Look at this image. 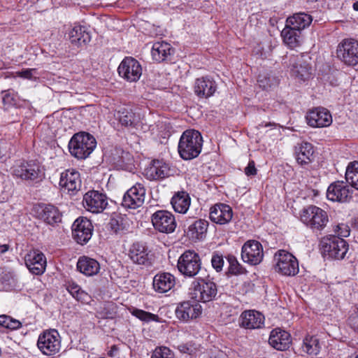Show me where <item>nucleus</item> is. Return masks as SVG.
<instances>
[{"mask_svg": "<svg viewBox=\"0 0 358 358\" xmlns=\"http://www.w3.org/2000/svg\"><path fill=\"white\" fill-rule=\"evenodd\" d=\"M203 138L201 134L194 129L185 131L178 143V153L185 160L196 157L201 152Z\"/></svg>", "mask_w": 358, "mask_h": 358, "instance_id": "1", "label": "nucleus"}, {"mask_svg": "<svg viewBox=\"0 0 358 358\" xmlns=\"http://www.w3.org/2000/svg\"><path fill=\"white\" fill-rule=\"evenodd\" d=\"M96 146L95 138L85 131H80L73 134L68 145L69 152L78 159L87 158Z\"/></svg>", "mask_w": 358, "mask_h": 358, "instance_id": "2", "label": "nucleus"}, {"mask_svg": "<svg viewBox=\"0 0 358 358\" xmlns=\"http://www.w3.org/2000/svg\"><path fill=\"white\" fill-rule=\"evenodd\" d=\"M190 294L197 302L214 300L217 294V285L210 279L199 278L192 282Z\"/></svg>", "mask_w": 358, "mask_h": 358, "instance_id": "3", "label": "nucleus"}, {"mask_svg": "<svg viewBox=\"0 0 358 358\" xmlns=\"http://www.w3.org/2000/svg\"><path fill=\"white\" fill-rule=\"evenodd\" d=\"M300 217L301 222L313 231L322 230L329 221L326 211L313 205L303 208Z\"/></svg>", "mask_w": 358, "mask_h": 358, "instance_id": "4", "label": "nucleus"}, {"mask_svg": "<svg viewBox=\"0 0 358 358\" xmlns=\"http://www.w3.org/2000/svg\"><path fill=\"white\" fill-rule=\"evenodd\" d=\"M310 58L306 55H291L285 64L291 75L299 80L306 81L312 76Z\"/></svg>", "mask_w": 358, "mask_h": 358, "instance_id": "5", "label": "nucleus"}, {"mask_svg": "<svg viewBox=\"0 0 358 358\" xmlns=\"http://www.w3.org/2000/svg\"><path fill=\"white\" fill-rule=\"evenodd\" d=\"M177 267L184 276L194 278L201 270V260L198 253L193 250H186L179 257Z\"/></svg>", "mask_w": 358, "mask_h": 358, "instance_id": "6", "label": "nucleus"}, {"mask_svg": "<svg viewBox=\"0 0 358 358\" xmlns=\"http://www.w3.org/2000/svg\"><path fill=\"white\" fill-rule=\"evenodd\" d=\"M275 270L286 276H294L299 272V263L291 253L280 250L274 255Z\"/></svg>", "mask_w": 358, "mask_h": 358, "instance_id": "7", "label": "nucleus"}, {"mask_svg": "<svg viewBox=\"0 0 358 358\" xmlns=\"http://www.w3.org/2000/svg\"><path fill=\"white\" fill-rule=\"evenodd\" d=\"M321 248L324 256L331 259H342L348 250V244L342 238L329 236L321 241Z\"/></svg>", "mask_w": 358, "mask_h": 358, "instance_id": "8", "label": "nucleus"}, {"mask_svg": "<svg viewBox=\"0 0 358 358\" xmlns=\"http://www.w3.org/2000/svg\"><path fill=\"white\" fill-rule=\"evenodd\" d=\"M13 172L15 176L27 181L40 180L43 176L41 166L34 160L17 164Z\"/></svg>", "mask_w": 358, "mask_h": 358, "instance_id": "9", "label": "nucleus"}, {"mask_svg": "<svg viewBox=\"0 0 358 358\" xmlns=\"http://www.w3.org/2000/svg\"><path fill=\"white\" fill-rule=\"evenodd\" d=\"M338 58L348 66L358 64V41L352 38L343 39L336 50Z\"/></svg>", "mask_w": 358, "mask_h": 358, "instance_id": "10", "label": "nucleus"}, {"mask_svg": "<svg viewBox=\"0 0 358 358\" xmlns=\"http://www.w3.org/2000/svg\"><path fill=\"white\" fill-rule=\"evenodd\" d=\"M117 71L120 77L132 83L138 81L142 75V67L138 60L126 57L120 64Z\"/></svg>", "mask_w": 358, "mask_h": 358, "instance_id": "11", "label": "nucleus"}, {"mask_svg": "<svg viewBox=\"0 0 358 358\" xmlns=\"http://www.w3.org/2000/svg\"><path fill=\"white\" fill-rule=\"evenodd\" d=\"M264 257L263 247L255 240L246 241L241 248L243 261L250 265H257L262 262Z\"/></svg>", "mask_w": 358, "mask_h": 358, "instance_id": "12", "label": "nucleus"}, {"mask_svg": "<svg viewBox=\"0 0 358 358\" xmlns=\"http://www.w3.org/2000/svg\"><path fill=\"white\" fill-rule=\"evenodd\" d=\"M145 199V189L141 183H136L124 194L122 205L125 208L136 209L143 206Z\"/></svg>", "mask_w": 358, "mask_h": 358, "instance_id": "13", "label": "nucleus"}, {"mask_svg": "<svg viewBox=\"0 0 358 358\" xmlns=\"http://www.w3.org/2000/svg\"><path fill=\"white\" fill-rule=\"evenodd\" d=\"M83 205L84 208L92 213H101L108 206V198L106 194L96 190H91L83 196Z\"/></svg>", "mask_w": 358, "mask_h": 358, "instance_id": "14", "label": "nucleus"}, {"mask_svg": "<svg viewBox=\"0 0 358 358\" xmlns=\"http://www.w3.org/2000/svg\"><path fill=\"white\" fill-rule=\"evenodd\" d=\"M151 220L154 228L162 233L169 234L176 229L175 217L167 210H157L152 214Z\"/></svg>", "mask_w": 358, "mask_h": 358, "instance_id": "15", "label": "nucleus"}, {"mask_svg": "<svg viewBox=\"0 0 358 358\" xmlns=\"http://www.w3.org/2000/svg\"><path fill=\"white\" fill-rule=\"evenodd\" d=\"M93 226L90 220L84 217L77 218L72 225V235L75 241L81 245L87 243L91 238Z\"/></svg>", "mask_w": 358, "mask_h": 358, "instance_id": "16", "label": "nucleus"}, {"mask_svg": "<svg viewBox=\"0 0 358 358\" xmlns=\"http://www.w3.org/2000/svg\"><path fill=\"white\" fill-rule=\"evenodd\" d=\"M352 189L343 181L331 183L327 190V197L332 201L340 203L349 202L352 198Z\"/></svg>", "mask_w": 358, "mask_h": 358, "instance_id": "17", "label": "nucleus"}, {"mask_svg": "<svg viewBox=\"0 0 358 358\" xmlns=\"http://www.w3.org/2000/svg\"><path fill=\"white\" fill-rule=\"evenodd\" d=\"M306 119L309 126L312 127H327L332 123V117L329 111L322 107L310 110L306 115Z\"/></svg>", "mask_w": 358, "mask_h": 358, "instance_id": "18", "label": "nucleus"}, {"mask_svg": "<svg viewBox=\"0 0 358 358\" xmlns=\"http://www.w3.org/2000/svg\"><path fill=\"white\" fill-rule=\"evenodd\" d=\"M26 266L34 275H41L45 271L46 258L38 250H33L24 257Z\"/></svg>", "mask_w": 358, "mask_h": 358, "instance_id": "19", "label": "nucleus"}, {"mask_svg": "<svg viewBox=\"0 0 358 358\" xmlns=\"http://www.w3.org/2000/svg\"><path fill=\"white\" fill-rule=\"evenodd\" d=\"M264 315L255 310H245L240 316V325L245 329H262L264 326Z\"/></svg>", "mask_w": 358, "mask_h": 358, "instance_id": "20", "label": "nucleus"}, {"mask_svg": "<svg viewBox=\"0 0 358 358\" xmlns=\"http://www.w3.org/2000/svg\"><path fill=\"white\" fill-rule=\"evenodd\" d=\"M201 306L196 301H186L180 303L176 309V317L183 321L194 319L201 314Z\"/></svg>", "mask_w": 358, "mask_h": 358, "instance_id": "21", "label": "nucleus"}, {"mask_svg": "<svg viewBox=\"0 0 358 358\" xmlns=\"http://www.w3.org/2000/svg\"><path fill=\"white\" fill-rule=\"evenodd\" d=\"M37 214L39 219L52 226L62 221V213L56 206L51 204L39 205Z\"/></svg>", "mask_w": 358, "mask_h": 358, "instance_id": "22", "label": "nucleus"}, {"mask_svg": "<svg viewBox=\"0 0 358 358\" xmlns=\"http://www.w3.org/2000/svg\"><path fill=\"white\" fill-rule=\"evenodd\" d=\"M59 185L68 192H74L81 187V179L78 171L67 169L61 173Z\"/></svg>", "mask_w": 358, "mask_h": 358, "instance_id": "23", "label": "nucleus"}, {"mask_svg": "<svg viewBox=\"0 0 358 358\" xmlns=\"http://www.w3.org/2000/svg\"><path fill=\"white\" fill-rule=\"evenodd\" d=\"M216 90L215 82L208 76L197 78L194 82V92L199 98H208L213 96Z\"/></svg>", "mask_w": 358, "mask_h": 358, "instance_id": "24", "label": "nucleus"}, {"mask_svg": "<svg viewBox=\"0 0 358 358\" xmlns=\"http://www.w3.org/2000/svg\"><path fill=\"white\" fill-rule=\"evenodd\" d=\"M233 217L231 208L225 203H217L210 210V220L219 224L229 223Z\"/></svg>", "mask_w": 358, "mask_h": 358, "instance_id": "25", "label": "nucleus"}, {"mask_svg": "<svg viewBox=\"0 0 358 358\" xmlns=\"http://www.w3.org/2000/svg\"><path fill=\"white\" fill-rule=\"evenodd\" d=\"M128 255L134 264L144 266H150L152 264L148 248L143 243H134L129 250Z\"/></svg>", "mask_w": 358, "mask_h": 358, "instance_id": "26", "label": "nucleus"}, {"mask_svg": "<svg viewBox=\"0 0 358 358\" xmlns=\"http://www.w3.org/2000/svg\"><path fill=\"white\" fill-rule=\"evenodd\" d=\"M145 174L150 180L163 179L170 175V167L163 160L155 159L145 169Z\"/></svg>", "mask_w": 358, "mask_h": 358, "instance_id": "27", "label": "nucleus"}, {"mask_svg": "<svg viewBox=\"0 0 358 358\" xmlns=\"http://www.w3.org/2000/svg\"><path fill=\"white\" fill-rule=\"evenodd\" d=\"M152 57L157 62L169 60L174 53L171 45L165 41H157L152 47Z\"/></svg>", "mask_w": 358, "mask_h": 358, "instance_id": "28", "label": "nucleus"}, {"mask_svg": "<svg viewBox=\"0 0 358 358\" xmlns=\"http://www.w3.org/2000/svg\"><path fill=\"white\" fill-rule=\"evenodd\" d=\"M152 284L155 291L165 293L175 286L176 278L170 273H160L155 275Z\"/></svg>", "mask_w": 358, "mask_h": 358, "instance_id": "29", "label": "nucleus"}, {"mask_svg": "<svg viewBox=\"0 0 358 358\" xmlns=\"http://www.w3.org/2000/svg\"><path fill=\"white\" fill-rule=\"evenodd\" d=\"M69 39L73 45L80 47L91 41V36L85 27L76 25L69 31Z\"/></svg>", "mask_w": 358, "mask_h": 358, "instance_id": "30", "label": "nucleus"}, {"mask_svg": "<svg viewBox=\"0 0 358 358\" xmlns=\"http://www.w3.org/2000/svg\"><path fill=\"white\" fill-rule=\"evenodd\" d=\"M313 154V146L308 142H302L295 147L296 162L302 166L312 162Z\"/></svg>", "mask_w": 358, "mask_h": 358, "instance_id": "31", "label": "nucleus"}, {"mask_svg": "<svg viewBox=\"0 0 358 358\" xmlns=\"http://www.w3.org/2000/svg\"><path fill=\"white\" fill-rule=\"evenodd\" d=\"M60 337H38L37 345L46 355H52L59 352L61 347Z\"/></svg>", "mask_w": 358, "mask_h": 358, "instance_id": "32", "label": "nucleus"}, {"mask_svg": "<svg viewBox=\"0 0 358 358\" xmlns=\"http://www.w3.org/2000/svg\"><path fill=\"white\" fill-rule=\"evenodd\" d=\"M171 203L177 213L185 214L188 210L191 199L189 194L185 191H179L173 196Z\"/></svg>", "mask_w": 358, "mask_h": 358, "instance_id": "33", "label": "nucleus"}, {"mask_svg": "<svg viewBox=\"0 0 358 358\" xmlns=\"http://www.w3.org/2000/svg\"><path fill=\"white\" fill-rule=\"evenodd\" d=\"M114 116L120 124L125 127L134 128L138 122V118L133 110L127 108H120Z\"/></svg>", "mask_w": 358, "mask_h": 358, "instance_id": "34", "label": "nucleus"}, {"mask_svg": "<svg viewBox=\"0 0 358 358\" xmlns=\"http://www.w3.org/2000/svg\"><path fill=\"white\" fill-rule=\"evenodd\" d=\"M313 21L312 16L305 13H295L289 17L286 20V24L292 27L294 29L300 31L308 27Z\"/></svg>", "mask_w": 358, "mask_h": 358, "instance_id": "35", "label": "nucleus"}, {"mask_svg": "<svg viewBox=\"0 0 358 358\" xmlns=\"http://www.w3.org/2000/svg\"><path fill=\"white\" fill-rule=\"evenodd\" d=\"M208 226V221L205 220H197L191 224L187 230V236L193 240H201L206 236Z\"/></svg>", "mask_w": 358, "mask_h": 358, "instance_id": "36", "label": "nucleus"}, {"mask_svg": "<svg viewBox=\"0 0 358 358\" xmlns=\"http://www.w3.org/2000/svg\"><path fill=\"white\" fill-rule=\"evenodd\" d=\"M77 268L85 275L92 276L99 273L100 265L99 263L94 259L83 257L78 259Z\"/></svg>", "mask_w": 358, "mask_h": 358, "instance_id": "37", "label": "nucleus"}, {"mask_svg": "<svg viewBox=\"0 0 358 358\" xmlns=\"http://www.w3.org/2000/svg\"><path fill=\"white\" fill-rule=\"evenodd\" d=\"M108 226L114 233H122L129 229V220L125 215L114 213L110 219Z\"/></svg>", "mask_w": 358, "mask_h": 358, "instance_id": "38", "label": "nucleus"}, {"mask_svg": "<svg viewBox=\"0 0 358 358\" xmlns=\"http://www.w3.org/2000/svg\"><path fill=\"white\" fill-rule=\"evenodd\" d=\"M281 36L285 43L289 48H294L300 44L301 31L295 30L285 24V28L281 31Z\"/></svg>", "mask_w": 358, "mask_h": 358, "instance_id": "39", "label": "nucleus"}, {"mask_svg": "<svg viewBox=\"0 0 358 358\" xmlns=\"http://www.w3.org/2000/svg\"><path fill=\"white\" fill-rule=\"evenodd\" d=\"M345 179L352 187L358 189V162H353L348 164L346 172Z\"/></svg>", "mask_w": 358, "mask_h": 358, "instance_id": "40", "label": "nucleus"}, {"mask_svg": "<svg viewBox=\"0 0 358 358\" xmlns=\"http://www.w3.org/2000/svg\"><path fill=\"white\" fill-rule=\"evenodd\" d=\"M303 350L311 355H317L320 350L318 339L316 337H304L303 340Z\"/></svg>", "mask_w": 358, "mask_h": 358, "instance_id": "41", "label": "nucleus"}, {"mask_svg": "<svg viewBox=\"0 0 358 358\" xmlns=\"http://www.w3.org/2000/svg\"><path fill=\"white\" fill-rule=\"evenodd\" d=\"M66 289L71 295L78 301L87 303L90 299L88 294L83 290L78 285L74 282L69 283L67 285Z\"/></svg>", "mask_w": 358, "mask_h": 358, "instance_id": "42", "label": "nucleus"}, {"mask_svg": "<svg viewBox=\"0 0 358 358\" xmlns=\"http://www.w3.org/2000/svg\"><path fill=\"white\" fill-rule=\"evenodd\" d=\"M291 343V337H268L269 345L278 350H287Z\"/></svg>", "mask_w": 358, "mask_h": 358, "instance_id": "43", "label": "nucleus"}, {"mask_svg": "<svg viewBox=\"0 0 358 358\" xmlns=\"http://www.w3.org/2000/svg\"><path fill=\"white\" fill-rule=\"evenodd\" d=\"M129 310L132 315L143 322H149L150 321H159V316L157 315L136 308H131Z\"/></svg>", "mask_w": 358, "mask_h": 358, "instance_id": "44", "label": "nucleus"}, {"mask_svg": "<svg viewBox=\"0 0 358 358\" xmlns=\"http://www.w3.org/2000/svg\"><path fill=\"white\" fill-rule=\"evenodd\" d=\"M226 259L229 263V273L233 275L244 273L245 268L238 262L234 255L229 254L226 257Z\"/></svg>", "mask_w": 358, "mask_h": 358, "instance_id": "45", "label": "nucleus"}, {"mask_svg": "<svg viewBox=\"0 0 358 358\" xmlns=\"http://www.w3.org/2000/svg\"><path fill=\"white\" fill-rule=\"evenodd\" d=\"M21 322L9 315H0V326L8 330H15L21 327Z\"/></svg>", "mask_w": 358, "mask_h": 358, "instance_id": "46", "label": "nucleus"}, {"mask_svg": "<svg viewBox=\"0 0 358 358\" xmlns=\"http://www.w3.org/2000/svg\"><path fill=\"white\" fill-rule=\"evenodd\" d=\"M201 345L194 342L190 341L187 343L180 344L178 345V349L182 353L189 355L196 354L200 349Z\"/></svg>", "mask_w": 358, "mask_h": 358, "instance_id": "47", "label": "nucleus"}, {"mask_svg": "<svg viewBox=\"0 0 358 358\" xmlns=\"http://www.w3.org/2000/svg\"><path fill=\"white\" fill-rule=\"evenodd\" d=\"M224 257L222 254L218 252H215L213 253L211 257V264L213 268L217 271L220 272L222 271V268L224 266Z\"/></svg>", "mask_w": 358, "mask_h": 358, "instance_id": "48", "label": "nucleus"}, {"mask_svg": "<svg viewBox=\"0 0 358 358\" xmlns=\"http://www.w3.org/2000/svg\"><path fill=\"white\" fill-rule=\"evenodd\" d=\"M151 358H175L173 353L166 347L157 348Z\"/></svg>", "mask_w": 358, "mask_h": 358, "instance_id": "49", "label": "nucleus"}, {"mask_svg": "<svg viewBox=\"0 0 358 358\" xmlns=\"http://www.w3.org/2000/svg\"><path fill=\"white\" fill-rule=\"evenodd\" d=\"M2 101L5 106H12L16 105V99L15 94L10 90L2 92Z\"/></svg>", "mask_w": 358, "mask_h": 358, "instance_id": "50", "label": "nucleus"}, {"mask_svg": "<svg viewBox=\"0 0 358 358\" xmlns=\"http://www.w3.org/2000/svg\"><path fill=\"white\" fill-rule=\"evenodd\" d=\"M335 232L337 234L336 236L348 237L350 235V229L348 225L341 223L336 227Z\"/></svg>", "mask_w": 358, "mask_h": 358, "instance_id": "51", "label": "nucleus"}, {"mask_svg": "<svg viewBox=\"0 0 358 358\" xmlns=\"http://www.w3.org/2000/svg\"><path fill=\"white\" fill-rule=\"evenodd\" d=\"M244 172L247 176H254L257 174V170L253 160L248 162V166L245 168Z\"/></svg>", "mask_w": 358, "mask_h": 358, "instance_id": "52", "label": "nucleus"}, {"mask_svg": "<svg viewBox=\"0 0 358 358\" xmlns=\"http://www.w3.org/2000/svg\"><path fill=\"white\" fill-rule=\"evenodd\" d=\"M36 70L34 69H26L21 71L17 72V75L23 78L31 79L33 77V72Z\"/></svg>", "mask_w": 358, "mask_h": 358, "instance_id": "53", "label": "nucleus"}, {"mask_svg": "<svg viewBox=\"0 0 358 358\" xmlns=\"http://www.w3.org/2000/svg\"><path fill=\"white\" fill-rule=\"evenodd\" d=\"M207 358H226V355L221 350L215 348L211 350V354Z\"/></svg>", "mask_w": 358, "mask_h": 358, "instance_id": "54", "label": "nucleus"}, {"mask_svg": "<svg viewBox=\"0 0 358 358\" xmlns=\"http://www.w3.org/2000/svg\"><path fill=\"white\" fill-rule=\"evenodd\" d=\"M287 333L285 331V330L284 329H282L280 327H277V328H275L273 329H272L270 333H269V336H278L279 334H281V336H283L282 334H285Z\"/></svg>", "mask_w": 358, "mask_h": 358, "instance_id": "55", "label": "nucleus"}, {"mask_svg": "<svg viewBox=\"0 0 358 358\" xmlns=\"http://www.w3.org/2000/svg\"><path fill=\"white\" fill-rule=\"evenodd\" d=\"M118 350H119L118 345H113L110 347V350L108 352V355L110 357H115V356H116L117 355Z\"/></svg>", "mask_w": 358, "mask_h": 358, "instance_id": "56", "label": "nucleus"}, {"mask_svg": "<svg viewBox=\"0 0 358 358\" xmlns=\"http://www.w3.org/2000/svg\"><path fill=\"white\" fill-rule=\"evenodd\" d=\"M268 82L269 80L266 83H264V81L262 79H261L260 77L258 79L259 86L265 90L267 89L268 87H271V85Z\"/></svg>", "mask_w": 358, "mask_h": 358, "instance_id": "57", "label": "nucleus"}, {"mask_svg": "<svg viewBox=\"0 0 358 358\" xmlns=\"http://www.w3.org/2000/svg\"><path fill=\"white\" fill-rule=\"evenodd\" d=\"M53 333H57V331L55 329H48V330H45V331H43L42 333L40 334L39 336H54Z\"/></svg>", "mask_w": 358, "mask_h": 358, "instance_id": "58", "label": "nucleus"}, {"mask_svg": "<svg viewBox=\"0 0 358 358\" xmlns=\"http://www.w3.org/2000/svg\"><path fill=\"white\" fill-rule=\"evenodd\" d=\"M10 246L8 244L0 245V255L6 252L8 250Z\"/></svg>", "mask_w": 358, "mask_h": 358, "instance_id": "59", "label": "nucleus"}, {"mask_svg": "<svg viewBox=\"0 0 358 358\" xmlns=\"http://www.w3.org/2000/svg\"><path fill=\"white\" fill-rule=\"evenodd\" d=\"M128 347L130 350H135L136 348H138V346L136 345V343L135 342V343L134 344L131 340L129 341V343H128Z\"/></svg>", "mask_w": 358, "mask_h": 358, "instance_id": "60", "label": "nucleus"}, {"mask_svg": "<svg viewBox=\"0 0 358 358\" xmlns=\"http://www.w3.org/2000/svg\"><path fill=\"white\" fill-rule=\"evenodd\" d=\"M273 125L271 122L269 123H266V124H264L263 122L259 124V126H258V128L260 129L262 127H268V126H271Z\"/></svg>", "mask_w": 358, "mask_h": 358, "instance_id": "61", "label": "nucleus"}, {"mask_svg": "<svg viewBox=\"0 0 358 358\" xmlns=\"http://www.w3.org/2000/svg\"><path fill=\"white\" fill-rule=\"evenodd\" d=\"M353 8L355 10H357L358 11V1H356L353 3V6H352Z\"/></svg>", "mask_w": 358, "mask_h": 358, "instance_id": "62", "label": "nucleus"}, {"mask_svg": "<svg viewBox=\"0 0 358 358\" xmlns=\"http://www.w3.org/2000/svg\"><path fill=\"white\" fill-rule=\"evenodd\" d=\"M351 358H358V354L355 353L351 356Z\"/></svg>", "mask_w": 358, "mask_h": 358, "instance_id": "63", "label": "nucleus"}]
</instances>
